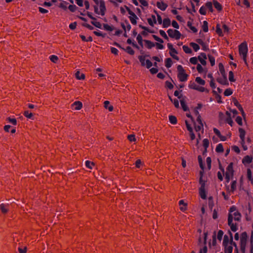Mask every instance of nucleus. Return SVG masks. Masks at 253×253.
Returning <instances> with one entry per match:
<instances>
[{
  "label": "nucleus",
  "instance_id": "1",
  "mask_svg": "<svg viewBox=\"0 0 253 253\" xmlns=\"http://www.w3.org/2000/svg\"><path fill=\"white\" fill-rule=\"evenodd\" d=\"M241 215L236 208L233 206L230 208L228 224L233 232H236L238 229L237 222L240 220Z\"/></svg>",
  "mask_w": 253,
  "mask_h": 253
},
{
  "label": "nucleus",
  "instance_id": "2",
  "mask_svg": "<svg viewBox=\"0 0 253 253\" xmlns=\"http://www.w3.org/2000/svg\"><path fill=\"white\" fill-rule=\"evenodd\" d=\"M241 249L243 252H249L253 253V236L251 237V241H248L247 235L246 233H243L240 239Z\"/></svg>",
  "mask_w": 253,
  "mask_h": 253
},
{
  "label": "nucleus",
  "instance_id": "3",
  "mask_svg": "<svg viewBox=\"0 0 253 253\" xmlns=\"http://www.w3.org/2000/svg\"><path fill=\"white\" fill-rule=\"evenodd\" d=\"M200 177L199 179V183L200 187L199 189V193L200 197L204 200L207 198V193L208 189V183L207 178L204 176L203 171H200Z\"/></svg>",
  "mask_w": 253,
  "mask_h": 253
},
{
  "label": "nucleus",
  "instance_id": "4",
  "mask_svg": "<svg viewBox=\"0 0 253 253\" xmlns=\"http://www.w3.org/2000/svg\"><path fill=\"white\" fill-rule=\"evenodd\" d=\"M222 246L224 253H232L233 248H236V244L233 242V235L230 233V236L225 235L223 237Z\"/></svg>",
  "mask_w": 253,
  "mask_h": 253
},
{
  "label": "nucleus",
  "instance_id": "5",
  "mask_svg": "<svg viewBox=\"0 0 253 253\" xmlns=\"http://www.w3.org/2000/svg\"><path fill=\"white\" fill-rule=\"evenodd\" d=\"M248 49L247 44L246 42H242L239 46L240 55L242 56L245 64H247V55Z\"/></svg>",
  "mask_w": 253,
  "mask_h": 253
},
{
  "label": "nucleus",
  "instance_id": "6",
  "mask_svg": "<svg viewBox=\"0 0 253 253\" xmlns=\"http://www.w3.org/2000/svg\"><path fill=\"white\" fill-rule=\"evenodd\" d=\"M195 130L197 133L199 139H201V134L203 133L204 131V126L200 116H198L196 122L195 123Z\"/></svg>",
  "mask_w": 253,
  "mask_h": 253
},
{
  "label": "nucleus",
  "instance_id": "7",
  "mask_svg": "<svg viewBox=\"0 0 253 253\" xmlns=\"http://www.w3.org/2000/svg\"><path fill=\"white\" fill-rule=\"evenodd\" d=\"M94 12L98 15L103 16L106 11V6L104 1L100 2L99 4L94 6Z\"/></svg>",
  "mask_w": 253,
  "mask_h": 253
},
{
  "label": "nucleus",
  "instance_id": "8",
  "mask_svg": "<svg viewBox=\"0 0 253 253\" xmlns=\"http://www.w3.org/2000/svg\"><path fill=\"white\" fill-rule=\"evenodd\" d=\"M178 72L177 77L180 81L185 82L187 80L188 75L186 73L185 70L183 67L179 65L177 67Z\"/></svg>",
  "mask_w": 253,
  "mask_h": 253
},
{
  "label": "nucleus",
  "instance_id": "9",
  "mask_svg": "<svg viewBox=\"0 0 253 253\" xmlns=\"http://www.w3.org/2000/svg\"><path fill=\"white\" fill-rule=\"evenodd\" d=\"M233 164L231 163L229 164L226 169L225 179L227 182H229V180L232 178L233 175Z\"/></svg>",
  "mask_w": 253,
  "mask_h": 253
},
{
  "label": "nucleus",
  "instance_id": "10",
  "mask_svg": "<svg viewBox=\"0 0 253 253\" xmlns=\"http://www.w3.org/2000/svg\"><path fill=\"white\" fill-rule=\"evenodd\" d=\"M188 86L189 88L198 90L200 92H209V90L205 87L198 85L194 82H190Z\"/></svg>",
  "mask_w": 253,
  "mask_h": 253
},
{
  "label": "nucleus",
  "instance_id": "11",
  "mask_svg": "<svg viewBox=\"0 0 253 253\" xmlns=\"http://www.w3.org/2000/svg\"><path fill=\"white\" fill-rule=\"evenodd\" d=\"M168 35L171 38L178 40L181 38V34L177 30L169 29L167 31Z\"/></svg>",
  "mask_w": 253,
  "mask_h": 253
},
{
  "label": "nucleus",
  "instance_id": "12",
  "mask_svg": "<svg viewBox=\"0 0 253 253\" xmlns=\"http://www.w3.org/2000/svg\"><path fill=\"white\" fill-rule=\"evenodd\" d=\"M139 59L141 65L146 66L148 69L150 68L153 65L151 61L148 59H146L144 56H140Z\"/></svg>",
  "mask_w": 253,
  "mask_h": 253
},
{
  "label": "nucleus",
  "instance_id": "13",
  "mask_svg": "<svg viewBox=\"0 0 253 253\" xmlns=\"http://www.w3.org/2000/svg\"><path fill=\"white\" fill-rule=\"evenodd\" d=\"M185 124L186 126L187 129L189 132V135L190 137V139L191 140H194L195 139V135L194 134L193 132V130L192 129V128L189 124V122L188 120H185Z\"/></svg>",
  "mask_w": 253,
  "mask_h": 253
},
{
  "label": "nucleus",
  "instance_id": "14",
  "mask_svg": "<svg viewBox=\"0 0 253 253\" xmlns=\"http://www.w3.org/2000/svg\"><path fill=\"white\" fill-rule=\"evenodd\" d=\"M129 18L130 22L133 25L137 24V21L138 19L137 16L131 10H128Z\"/></svg>",
  "mask_w": 253,
  "mask_h": 253
},
{
  "label": "nucleus",
  "instance_id": "15",
  "mask_svg": "<svg viewBox=\"0 0 253 253\" xmlns=\"http://www.w3.org/2000/svg\"><path fill=\"white\" fill-rule=\"evenodd\" d=\"M207 55L206 53H201L199 56H198V60L201 63V65H202L204 66H206L207 64Z\"/></svg>",
  "mask_w": 253,
  "mask_h": 253
},
{
  "label": "nucleus",
  "instance_id": "16",
  "mask_svg": "<svg viewBox=\"0 0 253 253\" xmlns=\"http://www.w3.org/2000/svg\"><path fill=\"white\" fill-rule=\"evenodd\" d=\"M156 6L162 11H165L168 7V4L162 0L158 1L156 2Z\"/></svg>",
  "mask_w": 253,
  "mask_h": 253
},
{
  "label": "nucleus",
  "instance_id": "17",
  "mask_svg": "<svg viewBox=\"0 0 253 253\" xmlns=\"http://www.w3.org/2000/svg\"><path fill=\"white\" fill-rule=\"evenodd\" d=\"M202 65L198 64L197 65V70L199 73L206 75L207 73L208 69L205 66H202Z\"/></svg>",
  "mask_w": 253,
  "mask_h": 253
},
{
  "label": "nucleus",
  "instance_id": "18",
  "mask_svg": "<svg viewBox=\"0 0 253 253\" xmlns=\"http://www.w3.org/2000/svg\"><path fill=\"white\" fill-rule=\"evenodd\" d=\"M147 22L148 24L153 27L155 24H157L156 16L155 15H152L150 17L147 18Z\"/></svg>",
  "mask_w": 253,
  "mask_h": 253
},
{
  "label": "nucleus",
  "instance_id": "19",
  "mask_svg": "<svg viewBox=\"0 0 253 253\" xmlns=\"http://www.w3.org/2000/svg\"><path fill=\"white\" fill-rule=\"evenodd\" d=\"M83 107V104L80 101H75L72 105V108L73 110H79Z\"/></svg>",
  "mask_w": 253,
  "mask_h": 253
},
{
  "label": "nucleus",
  "instance_id": "20",
  "mask_svg": "<svg viewBox=\"0 0 253 253\" xmlns=\"http://www.w3.org/2000/svg\"><path fill=\"white\" fill-rule=\"evenodd\" d=\"M179 208L182 211H184L187 210V203H185L184 200H181L179 202Z\"/></svg>",
  "mask_w": 253,
  "mask_h": 253
},
{
  "label": "nucleus",
  "instance_id": "21",
  "mask_svg": "<svg viewBox=\"0 0 253 253\" xmlns=\"http://www.w3.org/2000/svg\"><path fill=\"white\" fill-rule=\"evenodd\" d=\"M239 136L241 139V141L244 142V141H246L245 139V135H246V132L242 128H240L239 129Z\"/></svg>",
  "mask_w": 253,
  "mask_h": 253
},
{
  "label": "nucleus",
  "instance_id": "22",
  "mask_svg": "<svg viewBox=\"0 0 253 253\" xmlns=\"http://www.w3.org/2000/svg\"><path fill=\"white\" fill-rule=\"evenodd\" d=\"M163 28H168L170 25V20L169 18H165L162 21Z\"/></svg>",
  "mask_w": 253,
  "mask_h": 253
},
{
  "label": "nucleus",
  "instance_id": "23",
  "mask_svg": "<svg viewBox=\"0 0 253 253\" xmlns=\"http://www.w3.org/2000/svg\"><path fill=\"white\" fill-rule=\"evenodd\" d=\"M222 78H220L217 79V81L222 84H228V82L226 79V76H225V74H222Z\"/></svg>",
  "mask_w": 253,
  "mask_h": 253
},
{
  "label": "nucleus",
  "instance_id": "24",
  "mask_svg": "<svg viewBox=\"0 0 253 253\" xmlns=\"http://www.w3.org/2000/svg\"><path fill=\"white\" fill-rule=\"evenodd\" d=\"M8 205H5L4 204H0V210L3 213H7V211H8Z\"/></svg>",
  "mask_w": 253,
  "mask_h": 253
},
{
  "label": "nucleus",
  "instance_id": "25",
  "mask_svg": "<svg viewBox=\"0 0 253 253\" xmlns=\"http://www.w3.org/2000/svg\"><path fill=\"white\" fill-rule=\"evenodd\" d=\"M252 158L249 156H246V157H245L243 158V159L242 160V162L244 165L249 164L251 163L252 162Z\"/></svg>",
  "mask_w": 253,
  "mask_h": 253
},
{
  "label": "nucleus",
  "instance_id": "26",
  "mask_svg": "<svg viewBox=\"0 0 253 253\" xmlns=\"http://www.w3.org/2000/svg\"><path fill=\"white\" fill-rule=\"evenodd\" d=\"M195 82H196L197 84H199V85H200V86H203L206 84V82L205 81V80H203L201 78L199 77L196 78Z\"/></svg>",
  "mask_w": 253,
  "mask_h": 253
},
{
  "label": "nucleus",
  "instance_id": "27",
  "mask_svg": "<svg viewBox=\"0 0 253 253\" xmlns=\"http://www.w3.org/2000/svg\"><path fill=\"white\" fill-rule=\"evenodd\" d=\"M104 106L105 108L108 109L109 111H112L113 110V107L112 105H110V102L109 101H104Z\"/></svg>",
  "mask_w": 253,
  "mask_h": 253
},
{
  "label": "nucleus",
  "instance_id": "28",
  "mask_svg": "<svg viewBox=\"0 0 253 253\" xmlns=\"http://www.w3.org/2000/svg\"><path fill=\"white\" fill-rule=\"evenodd\" d=\"M75 76L78 80H84L85 78V75L83 73H81L79 71L76 73Z\"/></svg>",
  "mask_w": 253,
  "mask_h": 253
},
{
  "label": "nucleus",
  "instance_id": "29",
  "mask_svg": "<svg viewBox=\"0 0 253 253\" xmlns=\"http://www.w3.org/2000/svg\"><path fill=\"white\" fill-rule=\"evenodd\" d=\"M169 54L170 56L174 59H176V60H179V58L177 55V52L175 49L172 51H169Z\"/></svg>",
  "mask_w": 253,
  "mask_h": 253
},
{
  "label": "nucleus",
  "instance_id": "30",
  "mask_svg": "<svg viewBox=\"0 0 253 253\" xmlns=\"http://www.w3.org/2000/svg\"><path fill=\"white\" fill-rule=\"evenodd\" d=\"M213 4L214 7L218 11H220L222 9L221 5L216 0L213 1Z\"/></svg>",
  "mask_w": 253,
  "mask_h": 253
},
{
  "label": "nucleus",
  "instance_id": "31",
  "mask_svg": "<svg viewBox=\"0 0 253 253\" xmlns=\"http://www.w3.org/2000/svg\"><path fill=\"white\" fill-rule=\"evenodd\" d=\"M156 15L157 24L161 25L162 24V18L160 14L158 13L157 11H155Z\"/></svg>",
  "mask_w": 253,
  "mask_h": 253
},
{
  "label": "nucleus",
  "instance_id": "32",
  "mask_svg": "<svg viewBox=\"0 0 253 253\" xmlns=\"http://www.w3.org/2000/svg\"><path fill=\"white\" fill-rule=\"evenodd\" d=\"M169 121L171 124L175 125L177 123V119L176 118L172 115L169 116Z\"/></svg>",
  "mask_w": 253,
  "mask_h": 253
},
{
  "label": "nucleus",
  "instance_id": "33",
  "mask_svg": "<svg viewBox=\"0 0 253 253\" xmlns=\"http://www.w3.org/2000/svg\"><path fill=\"white\" fill-rule=\"evenodd\" d=\"M202 29H203V31L205 32H208L209 28H208V23L207 21H203V25H202Z\"/></svg>",
  "mask_w": 253,
  "mask_h": 253
},
{
  "label": "nucleus",
  "instance_id": "34",
  "mask_svg": "<svg viewBox=\"0 0 253 253\" xmlns=\"http://www.w3.org/2000/svg\"><path fill=\"white\" fill-rule=\"evenodd\" d=\"M187 26H188V27L189 28V29L191 30V31L193 32V33H197V31H198V30L197 29L192 26V24L191 23L188 22V23H187Z\"/></svg>",
  "mask_w": 253,
  "mask_h": 253
},
{
  "label": "nucleus",
  "instance_id": "35",
  "mask_svg": "<svg viewBox=\"0 0 253 253\" xmlns=\"http://www.w3.org/2000/svg\"><path fill=\"white\" fill-rule=\"evenodd\" d=\"M223 234L224 233L222 230H219L218 231L216 238H217L219 242H221L223 236Z\"/></svg>",
  "mask_w": 253,
  "mask_h": 253
},
{
  "label": "nucleus",
  "instance_id": "36",
  "mask_svg": "<svg viewBox=\"0 0 253 253\" xmlns=\"http://www.w3.org/2000/svg\"><path fill=\"white\" fill-rule=\"evenodd\" d=\"M190 45L195 51H197L200 49L199 45L195 42H191Z\"/></svg>",
  "mask_w": 253,
  "mask_h": 253
},
{
  "label": "nucleus",
  "instance_id": "37",
  "mask_svg": "<svg viewBox=\"0 0 253 253\" xmlns=\"http://www.w3.org/2000/svg\"><path fill=\"white\" fill-rule=\"evenodd\" d=\"M204 6L206 7V9H208L211 12H212V3L211 2H207Z\"/></svg>",
  "mask_w": 253,
  "mask_h": 253
},
{
  "label": "nucleus",
  "instance_id": "38",
  "mask_svg": "<svg viewBox=\"0 0 253 253\" xmlns=\"http://www.w3.org/2000/svg\"><path fill=\"white\" fill-rule=\"evenodd\" d=\"M50 60L53 63H56L58 61V57L55 55H51L49 56Z\"/></svg>",
  "mask_w": 253,
  "mask_h": 253
},
{
  "label": "nucleus",
  "instance_id": "39",
  "mask_svg": "<svg viewBox=\"0 0 253 253\" xmlns=\"http://www.w3.org/2000/svg\"><path fill=\"white\" fill-rule=\"evenodd\" d=\"M169 98L170 99V100H171V101L172 102H173L174 106L176 107V108H179V101L178 99H172L171 97H169Z\"/></svg>",
  "mask_w": 253,
  "mask_h": 253
},
{
  "label": "nucleus",
  "instance_id": "40",
  "mask_svg": "<svg viewBox=\"0 0 253 253\" xmlns=\"http://www.w3.org/2000/svg\"><path fill=\"white\" fill-rule=\"evenodd\" d=\"M198 61V57H193L190 58L189 62L192 64L196 65L197 64Z\"/></svg>",
  "mask_w": 253,
  "mask_h": 253
},
{
  "label": "nucleus",
  "instance_id": "41",
  "mask_svg": "<svg viewBox=\"0 0 253 253\" xmlns=\"http://www.w3.org/2000/svg\"><path fill=\"white\" fill-rule=\"evenodd\" d=\"M215 151L217 152H219V153L222 152L223 151V147L222 145L220 143L218 144L216 147Z\"/></svg>",
  "mask_w": 253,
  "mask_h": 253
},
{
  "label": "nucleus",
  "instance_id": "42",
  "mask_svg": "<svg viewBox=\"0 0 253 253\" xmlns=\"http://www.w3.org/2000/svg\"><path fill=\"white\" fill-rule=\"evenodd\" d=\"M182 48H183V51L186 53H191L192 52L191 49L187 45H183L182 46Z\"/></svg>",
  "mask_w": 253,
  "mask_h": 253
},
{
  "label": "nucleus",
  "instance_id": "43",
  "mask_svg": "<svg viewBox=\"0 0 253 253\" xmlns=\"http://www.w3.org/2000/svg\"><path fill=\"white\" fill-rule=\"evenodd\" d=\"M180 103H181V106L183 109V110L184 111H186L188 110V107H187V106L186 105V103H185L184 101L183 100H180Z\"/></svg>",
  "mask_w": 253,
  "mask_h": 253
},
{
  "label": "nucleus",
  "instance_id": "44",
  "mask_svg": "<svg viewBox=\"0 0 253 253\" xmlns=\"http://www.w3.org/2000/svg\"><path fill=\"white\" fill-rule=\"evenodd\" d=\"M91 23L93 25H94L95 27H97L98 28H101V26H102L100 22L97 21L95 19H94V20H93L91 22Z\"/></svg>",
  "mask_w": 253,
  "mask_h": 253
},
{
  "label": "nucleus",
  "instance_id": "45",
  "mask_svg": "<svg viewBox=\"0 0 253 253\" xmlns=\"http://www.w3.org/2000/svg\"><path fill=\"white\" fill-rule=\"evenodd\" d=\"M199 12L201 14L205 15L207 13L206 7L204 6H202L200 7Z\"/></svg>",
  "mask_w": 253,
  "mask_h": 253
},
{
  "label": "nucleus",
  "instance_id": "46",
  "mask_svg": "<svg viewBox=\"0 0 253 253\" xmlns=\"http://www.w3.org/2000/svg\"><path fill=\"white\" fill-rule=\"evenodd\" d=\"M172 65V60L170 58L167 59L166 61L165 66L167 68H170Z\"/></svg>",
  "mask_w": 253,
  "mask_h": 253
},
{
  "label": "nucleus",
  "instance_id": "47",
  "mask_svg": "<svg viewBox=\"0 0 253 253\" xmlns=\"http://www.w3.org/2000/svg\"><path fill=\"white\" fill-rule=\"evenodd\" d=\"M216 32L217 34L220 36H223V32L222 29L220 28L219 25H217L216 27Z\"/></svg>",
  "mask_w": 253,
  "mask_h": 253
},
{
  "label": "nucleus",
  "instance_id": "48",
  "mask_svg": "<svg viewBox=\"0 0 253 253\" xmlns=\"http://www.w3.org/2000/svg\"><path fill=\"white\" fill-rule=\"evenodd\" d=\"M209 60L210 62L211 66H213L215 64V58L211 55H208Z\"/></svg>",
  "mask_w": 253,
  "mask_h": 253
},
{
  "label": "nucleus",
  "instance_id": "49",
  "mask_svg": "<svg viewBox=\"0 0 253 253\" xmlns=\"http://www.w3.org/2000/svg\"><path fill=\"white\" fill-rule=\"evenodd\" d=\"M145 42L146 43L147 46L149 48H151L155 46V43L150 41L147 40L145 41Z\"/></svg>",
  "mask_w": 253,
  "mask_h": 253
},
{
  "label": "nucleus",
  "instance_id": "50",
  "mask_svg": "<svg viewBox=\"0 0 253 253\" xmlns=\"http://www.w3.org/2000/svg\"><path fill=\"white\" fill-rule=\"evenodd\" d=\"M223 175H224V171L221 169V171H218L217 173V177L220 180L222 181L223 179Z\"/></svg>",
  "mask_w": 253,
  "mask_h": 253
},
{
  "label": "nucleus",
  "instance_id": "51",
  "mask_svg": "<svg viewBox=\"0 0 253 253\" xmlns=\"http://www.w3.org/2000/svg\"><path fill=\"white\" fill-rule=\"evenodd\" d=\"M229 80L231 82H235L234 75L232 71H230L229 73Z\"/></svg>",
  "mask_w": 253,
  "mask_h": 253
},
{
  "label": "nucleus",
  "instance_id": "52",
  "mask_svg": "<svg viewBox=\"0 0 253 253\" xmlns=\"http://www.w3.org/2000/svg\"><path fill=\"white\" fill-rule=\"evenodd\" d=\"M232 93H233V91H232V89H231L230 88L226 89L224 92V94L226 96L231 95Z\"/></svg>",
  "mask_w": 253,
  "mask_h": 253
},
{
  "label": "nucleus",
  "instance_id": "53",
  "mask_svg": "<svg viewBox=\"0 0 253 253\" xmlns=\"http://www.w3.org/2000/svg\"><path fill=\"white\" fill-rule=\"evenodd\" d=\"M203 145L205 149H207L209 146V141L208 139H204L203 141Z\"/></svg>",
  "mask_w": 253,
  "mask_h": 253
},
{
  "label": "nucleus",
  "instance_id": "54",
  "mask_svg": "<svg viewBox=\"0 0 253 253\" xmlns=\"http://www.w3.org/2000/svg\"><path fill=\"white\" fill-rule=\"evenodd\" d=\"M126 50L128 53H129L131 55H133L134 53V50L130 46L126 47Z\"/></svg>",
  "mask_w": 253,
  "mask_h": 253
},
{
  "label": "nucleus",
  "instance_id": "55",
  "mask_svg": "<svg viewBox=\"0 0 253 253\" xmlns=\"http://www.w3.org/2000/svg\"><path fill=\"white\" fill-rule=\"evenodd\" d=\"M93 165L94 164L92 162H91L89 161H85V166L87 168L91 169Z\"/></svg>",
  "mask_w": 253,
  "mask_h": 253
},
{
  "label": "nucleus",
  "instance_id": "56",
  "mask_svg": "<svg viewBox=\"0 0 253 253\" xmlns=\"http://www.w3.org/2000/svg\"><path fill=\"white\" fill-rule=\"evenodd\" d=\"M127 138L130 142H134L136 141L135 135L133 134H130L128 135Z\"/></svg>",
  "mask_w": 253,
  "mask_h": 253
},
{
  "label": "nucleus",
  "instance_id": "57",
  "mask_svg": "<svg viewBox=\"0 0 253 253\" xmlns=\"http://www.w3.org/2000/svg\"><path fill=\"white\" fill-rule=\"evenodd\" d=\"M159 33H160V35L163 37L164 38H165V39H168V37L166 34V33L163 31V30H160L159 31Z\"/></svg>",
  "mask_w": 253,
  "mask_h": 253
},
{
  "label": "nucleus",
  "instance_id": "58",
  "mask_svg": "<svg viewBox=\"0 0 253 253\" xmlns=\"http://www.w3.org/2000/svg\"><path fill=\"white\" fill-rule=\"evenodd\" d=\"M103 28L105 30L108 31H112L113 30L112 27L109 25L108 24H104L103 25Z\"/></svg>",
  "mask_w": 253,
  "mask_h": 253
},
{
  "label": "nucleus",
  "instance_id": "59",
  "mask_svg": "<svg viewBox=\"0 0 253 253\" xmlns=\"http://www.w3.org/2000/svg\"><path fill=\"white\" fill-rule=\"evenodd\" d=\"M236 122L240 126H242L243 125L242 119L241 117L239 116L236 118Z\"/></svg>",
  "mask_w": 253,
  "mask_h": 253
},
{
  "label": "nucleus",
  "instance_id": "60",
  "mask_svg": "<svg viewBox=\"0 0 253 253\" xmlns=\"http://www.w3.org/2000/svg\"><path fill=\"white\" fill-rule=\"evenodd\" d=\"M24 115L29 119H31L32 118V112H30L29 111H25L24 113Z\"/></svg>",
  "mask_w": 253,
  "mask_h": 253
},
{
  "label": "nucleus",
  "instance_id": "61",
  "mask_svg": "<svg viewBox=\"0 0 253 253\" xmlns=\"http://www.w3.org/2000/svg\"><path fill=\"white\" fill-rule=\"evenodd\" d=\"M216 244V236L213 235L212 236V241L211 243H210V245L211 246H215Z\"/></svg>",
  "mask_w": 253,
  "mask_h": 253
},
{
  "label": "nucleus",
  "instance_id": "62",
  "mask_svg": "<svg viewBox=\"0 0 253 253\" xmlns=\"http://www.w3.org/2000/svg\"><path fill=\"white\" fill-rule=\"evenodd\" d=\"M153 37L155 41H156L160 43H163L164 42V41L162 39H161L160 38H159V37H158L156 35H153Z\"/></svg>",
  "mask_w": 253,
  "mask_h": 253
},
{
  "label": "nucleus",
  "instance_id": "63",
  "mask_svg": "<svg viewBox=\"0 0 253 253\" xmlns=\"http://www.w3.org/2000/svg\"><path fill=\"white\" fill-rule=\"evenodd\" d=\"M171 25L173 28H174L176 29H178L179 28L178 24L177 23V22L176 21H175L174 20L172 21Z\"/></svg>",
  "mask_w": 253,
  "mask_h": 253
},
{
  "label": "nucleus",
  "instance_id": "64",
  "mask_svg": "<svg viewBox=\"0 0 253 253\" xmlns=\"http://www.w3.org/2000/svg\"><path fill=\"white\" fill-rule=\"evenodd\" d=\"M136 40L139 44H142V37L140 35H137V36L136 37Z\"/></svg>",
  "mask_w": 253,
  "mask_h": 253
}]
</instances>
